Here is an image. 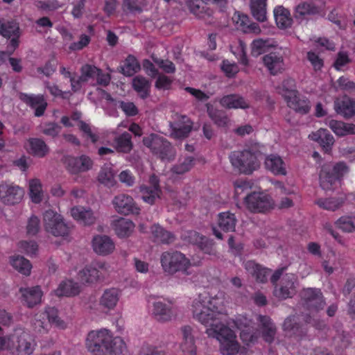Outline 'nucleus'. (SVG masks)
I'll use <instances>...</instances> for the list:
<instances>
[{"label":"nucleus","mask_w":355,"mask_h":355,"mask_svg":"<svg viewBox=\"0 0 355 355\" xmlns=\"http://www.w3.org/2000/svg\"><path fill=\"white\" fill-rule=\"evenodd\" d=\"M244 203L252 212H265L272 207V199L263 192H251L244 198Z\"/></svg>","instance_id":"obj_10"},{"label":"nucleus","mask_w":355,"mask_h":355,"mask_svg":"<svg viewBox=\"0 0 355 355\" xmlns=\"http://www.w3.org/2000/svg\"><path fill=\"white\" fill-rule=\"evenodd\" d=\"M19 292L21 294L22 301L29 308L35 306L41 302L42 291L39 286L31 288H20Z\"/></svg>","instance_id":"obj_29"},{"label":"nucleus","mask_w":355,"mask_h":355,"mask_svg":"<svg viewBox=\"0 0 355 355\" xmlns=\"http://www.w3.org/2000/svg\"><path fill=\"white\" fill-rule=\"evenodd\" d=\"M18 247L22 252L31 257L36 255L38 250V245L33 241H21L18 243Z\"/></svg>","instance_id":"obj_61"},{"label":"nucleus","mask_w":355,"mask_h":355,"mask_svg":"<svg viewBox=\"0 0 355 355\" xmlns=\"http://www.w3.org/2000/svg\"><path fill=\"white\" fill-rule=\"evenodd\" d=\"M232 20L235 24L236 29L244 33L257 35L261 32L259 25L257 23L251 21L250 17L245 14L235 12L232 17Z\"/></svg>","instance_id":"obj_20"},{"label":"nucleus","mask_w":355,"mask_h":355,"mask_svg":"<svg viewBox=\"0 0 355 355\" xmlns=\"http://www.w3.org/2000/svg\"><path fill=\"white\" fill-rule=\"evenodd\" d=\"M347 172L348 167L343 162H338L333 166L323 165L319 175L320 187L325 191L334 189Z\"/></svg>","instance_id":"obj_6"},{"label":"nucleus","mask_w":355,"mask_h":355,"mask_svg":"<svg viewBox=\"0 0 355 355\" xmlns=\"http://www.w3.org/2000/svg\"><path fill=\"white\" fill-rule=\"evenodd\" d=\"M143 143L153 155L162 160H171L175 157V152L171 144L162 136L150 134L144 137Z\"/></svg>","instance_id":"obj_7"},{"label":"nucleus","mask_w":355,"mask_h":355,"mask_svg":"<svg viewBox=\"0 0 355 355\" xmlns=\"http://www.w3.org/2000/svg\"><path fill=\"white\" fill-rule=\"evenodd\" d=\"M10 264L20 273L28 276L31 274L32 266L30 261L21 256H14L10 259Z\"/></svg>","instance_id":"obj_48"},{"label":"nucleus","mask_w":355,"mask_h":355,"mask_svg":"<svg viewBox=\"0 0 355 355\" xmlns=\"http://www.w3.org/2000/svg\"><path fill=\"white\" fill-rule=\"evenodd\" d=\"M263 62L271 75L275 76L284 70L283 55L278 52H270L263 57Z\"/></svg>","instance_id":"obj_23"},{"label":"nucleus","mask_w":355,"mask_h":355,"mask_svg":"<svg viewBox=\"0 0 355 355\" xmlns=\"http://www.w3.org/2000/svg\"><path fill=\"white\" fill-rule=\"evenodd\" d=\"M334 109L338 114L345 119H350L355 116V98L347 95L336 98L334 102Z\"/></svg>","instance_id":"obj_18"},{"label":"nucleus","mask_w":355,"mask_h":355,"mask_svg":"<svg viewBox=\"0 0 355 355\" xmlns=\"http://www.w3.org/2000/svg\"><path fill=\"white\" fill-rule=\"evenodd\" d=\"M186 3L189 11L199 19L207 20L213 15V10L202 0H187Z\"/></svg>","instance_id":"obj_27"},{"label":"nucleus","mask_w":355,"mask_h":355,"mask_svg":"<svg viewBox=\"0 0 355 355\" xmlns=\"http://www.w3.org/2000/svg\"><path fill=\"white\" fill-rule=\"evenodd\" d=\"M139 355H166V353L158 347L146 344L141 347Z\"/></svg>","instance_id":"obj_64"},{"label":"nucleus","mask_w":355,"mask_h":355,"mask_svg":"<svg viewBox=\"0 0 355 355\" xmlns=\"http://www.w3.org/2000/svg\"><path fill=\"white\" fill-rule=\"evenodd\" d=\"M98 268L101 270H103L104 264H99ZM78 276L82 282L86 283H95L97 282L103 281L105 278L102 270H100L99 269L92 266H87L85 267L82 270L79 272Z\"/></svg>","instance_id":"obj_30"},{"label":"nucleus","mask_w":355,"mask_h":355,"mask_svg":"<svg viewBox=\"0 0 355 355\" xmlns=\"http://www.w3.org/2000/svg\"><path fill=\"white\" fill-rule=\"evenodd\" d=\"M220 105L226 109H242L250 107V103L239 94H232L223 96L219 101Z\"/></svg>","instance_id":"obj_26"},{"label":"nucleus","mask_w":355,"mask_h":355,"mask_svg":"<svg viewBox=\"0 0 355 355\" xmlns=\"http://www.w3.org/2000/svg\"><path fill=\"white\" fill-rule=\"evenodd\" d=\"M237 220L235 214L230 211H224L218 215V227L224 232H234Z\"/></svg>","instance_id":"obj_40"},{"label":"nucleus","mask_w":355,"mask_h":355,"mask_svg":"<svg viewBox=\"0 0 355 355\" xmlns=\"http://www.w3.org/2000/svg\"><path fill=\"white\" fill-rule=\"evenodd\" d=\"M112 227L119 238H125L130 236L135 229V224L129 219L119 218L112 223Z\"/></svg>","instance_id":"obj_35"},{"label":"nucleus","mask_w":355,"mask_h":355,"mask_svg":"<svg viewBox=\"0 0 355 355\" xmlns=\"http://www.w3.org/2000/svg\"><path fill=\"white\" fill-rule=\"evenodd\" d=\"M121 69L125 76H131L140 69V65L135 56L129 55L125 60Z\"/></svg>","instance_id":"obj_54"},{"label":"nucleus","mask_w":355,"mask_h":355,"mask_svg":"<svg viewBox=\"0 0 355 355\" xmlns=\"http://www.w3.org/2000/svg\"><path fill=\"white\" fill-rule=\"evenodd\" d=\"M114 141L115 149L118 153H129L133 148L132 136L127 132L115 137Z\"/></svg>","instance_id":"obj_47"},{"label":"nucleus","mask_w":355,"mask_h":355,"mask_svg":"<svg viewBox=\"0 0 355 355\" xmlns=\"http://www.w3.org/2000/svg\"><path fill=\"white\" fill-rule=\"evenodd\" d=\"M152 313L155 318L159 322L171 320L173 315L172 302L158 299L153 303Z\"/></svg>","instance_id":"obj_21"},{"label":"nucleus","mask_w":355,"mask_h":355,"mask_svg":"<svg viewBox=\"0 0 355 355\" xmlns=\"http://www.w3.org/2000/svg\"><path fill=\"white\" fill-rule=\"evenodd\" d=\"M254 187V182L247 178L239 179L234 182L235 194L239 196L243 192L250 191Z\"/></svg>","instance_id":"obj_60"},{"label":"nucleus","mask_w":355,"mask_h":355,"mask_svg":"<svg viewBox=\"0 0 355 355\" xmlns=\"http://www.w3.org/2000/svg\"><path fill=\"white\" fill-rule=\"evenodd\" d=\"M297 277L293 273H286L280 280L279 285L274 289V295L282 300L292 297L296 293Z\"/></svg>","instance_id":"obj_15"},{"label":"nucleus","mask_w":355,"mask_h":355,"mask_svg":"<svg viewBox=\"0 0 355 355\" xmlns=\"http://www.w3.org/2000/svg\"><path fill=\"white\" fill-rule=\"evenodd\" d=\"M19 99L31 108L35 110V116H42L47 107V103L43 94L20 93Z\"/></svg>","instance_id":"obj_17"},{"label":"nucleus","mask_w":355,"mask_h":355,"mask_svg":"<svg viewBox=\"0 0 355 355\" xmlns=\"http://www.w3.org/2000/svg\"><path fill=\"white\" fill-rule=\"evenodd\" d=\"M194 164V157L191 156L185 157L179 159L178 162L172 167L171 171L178 175H182L189 171Z\"/></svg>","instance_id":"obj_51"},{"label":"nucleus","mask_w":355,"mask_h":355,"mask_svg":"<svg viewBox=\"0 0 355 355\" xmlns=\"http://www.w3.org/2000/svg\"><path fill=\"white\" fill-rule=\"evenodd\" d=\"M42 314L47 320L49 324H52L59 328L64 329L65 323L58 317V311L55 307H48Z\"/></svg>","instance_id":"obj_52"},{"label":"nucleus","mask_w":355,"mask_h":355,"mask_svg":"<svg viewBox=\"0 0 355 355\" xmlns=\"http://www.w3.org/2000/svg\"><path fill=\"white\" fill-rule=\"evenodd\" d=\"M98 180L99 182L107 187H112L116 183L114 173L112 168L108 167H103L101 169Z\"/></svg>","instance_id":"obj_56"},{"label":"nucleus","mask_w":355,"mask_h":355,"mask_svg":"<svg viewBox=\"0 0 355 355\" xmlns=\"http://www.w3.org/2000/svg\"><path fill=\"white\" fill-rule=\"evenodd\" d=\"M279 89V93L282 95L284 101L288 99V96H293L299 92V91L297 89L296 82L295 79L291 78L284 79L282 81Z\"/></svg>","instance_id":"obj_49"},{"label":"nucleus","mask_w":355,"mask_h":355,"mask_svg":"<svg viewBox=\"0 0 355 355\" xmlns=\"http://www.w3.org/2000/svg\"><path fill=\"white\" fill-rule=\"evenodd\" d=\"M151 83L149 80L141 76H136L132 79V88L142 99L150 96Z\"/></svg>","instance_id":"obj_39"},{"label":"nucleus","mask_w":355,"mask_h":355,"mask_svg":"<svg viewBox=\"0 0 355 355\" xmlns=\"http://www.w3.org/2000/svg\"><path fill=\"white\" fill-rule=\"evenodd\" d=\"M266 168L275 175H286V168L282 157L277 155L270 154L265 159Z\"/></svg>","instance_id":"obj_32"},{"label":"nucleus","mask_w":355,"mask_h":355,"mask_svg":"<svg viewBox=\"0 0 355 355\" xmlns=\"http://www.w3.org/2000/svg\"><path fill=\"white\" fill-rule=\"evenodd\" d=\"M80 291V286L78 283L72 280H64L59 284L58 288L55 291V294L58 297H70L79 294Z\"/></svg>","instance_id":"obj_43"},{"label":"nucleus","mask_w":355,"mask_h":355,"mask_svg":"<svg viewBox=\"0 0 355 355\" xmlns=\"http://www.w3.org/2000/svg\"><path fill=\"white\" fill-rule=\"evenodd\" d=\"M309 326L321 329L325 324L322 321L313 319L309 314L291 315L284 320L282 329L286 336L299 340L307 335Z\"/></svg>","instance_id":"obj_3"},{"label":"nucleus","mask_w":355,"mask_h":355,"mask_svg":"<svg viewBox=\"0 0 355 355\" xmlns=\"http://www.w3.org/2000/svg\"><path fill=\"white\" fill-rule=\"evenodd\" d=\"M329 128L338 137L355 135V124L331 119L329 121Z\"/></svg>","instance_id":"obj_37"},{"label":"nucleus","mask_w":355,"mask_h":355,"mask_svg":"<svg viewBox=\"0 0 355 355\" xmlns=\"http://www.w3.org/2000/svg\"><path fill=\"white\" fill-rule=\"evenodd\" d=\"M19 31L17 23L14 21L0 19V35L6 38H11Z\"/></svg>","instance_id":"obj_50"},{"label":"nucleus","mask_w":355,"mask_h":355,"mask_svg":"<svg viewBox=\"0 0 355 355\" xmlns=\"http://www.w3.org/2000/svg\"><path fill=\"white\" fill-rule=\"evenodd\" d=\"M339 229L345 232H352L355 230V225L351 217H340L336 222Z\"/></svg>","instance_id":"obj_62"},{"label":"nucleus","mask_w":355,"mask_h":355,"mask_svg":"<svg viewBox=\"0 0 355 355\" xmlns=\"http://www.w3.org/2000/svg\"><path fill=\"white\" fill-rule=\"evenodd\" d=\"M64 163L67 171L73 175L87 172L92 168L94 165V161L86 155L67 156Z\"/></svg>","instance_id":"obj_12"},{"label":"nucleus","mask_w":355,"mask_h":355,"mask_svg":"<svg viewBox=\"0 0 355 355\" xmlns=\"http://www.w3.org/2000/svg\"><path fill=\"white\" fill-rule=\"evenodd\" d=\"M171 136L175 139H184L189 136L193 127V123L189 118L184 115L178 117V119L171 123Z\"/></svg>","instance_id":"obj_19"},{"label":"nucleus","mask_w":355,"mask_h":355,"mask_svg":"<svg viewBox=\"0 0 355 355\" xmlns=\"http://www.w3.org/2000/svg\"><path fill=\"white\" fill-rule=\"evenodd\" d=\"M243 266L248 273L252 275L256 282L259 283L267 282L271 270L253 260L245 261Z\"/></svg>","instance_id":"obj_24"},{"label":"nucleus","mask_w":355,"mask_h":355,"mask_svg":"<svg viewBox=\"0 0 355 355\" xmlns=\"http://www.w3.org/2000/svg\"><path fill=\"white\" fill-rule=\"evenodd\" d=\"M337 89L355 95V83L346 76H340L336 81Z\"/></svg>","instance_id":"obj_59"},{"label":"nucleus","mask_w":355,"mask_h":355,"mask_svg":"<svg viewBox=\"0 0 355 355\" xmlns=\"http://www.w3.org/2000/svg\"><path fill=\"white\" fill-rule=\"evenodd\" d=\"M29 146L28 152L38 157H45L49 151V148L45 141L40 138H30L28 140Z\"/></svg>","instance_id":"obj_44"},{"label":"nucleus","mask_w":355,"mask_h":355,"mask_svg":"<svg viewBox=\"0 0 355 355\" xmlns=\"http://www.w3.org/2000/svg\"><path fill=\"white\" fill-rule=\"evenodd\" d=\"M92 247L96 254L104 256L112 253L115 248V245L108 236L96 235L93 238Z\"/></svg>","instance_id":"obj_25"},{"label":"nucleus","mask_w":355,"mask_h":355,"mask_svg":"<svg viewBox=\"0 0 355 355\" xmlns=\"http://www.w3.org/2000/svg\"><path fill=\"white\" fill-rule=\"evenodd\" d=\"M45 230L55 236H65L69 233V227L64 223L62 216L51 209L43 214Z\"/></svg>","instance_id":"obj_9"},{"label":"nucleus","mask_w":355,"mask_h":355,"mask_svg":"<svg viewBox=\"0 0 355 355\" xmlns=\"http://www.w3.org/2000/svg\"><path fill=\"white\" fill-rule=\"evenodd\" d=\"M115 210L120 214H139V207L134 199L129 195L121 193L116 196L112 200Z\"/></svg>","instance_id":"obj_16"},{"label":"nucleus","mask_w":355,"mask_h":355,"mask_svg":"<svg viewBox=\"0 0 355 355\" xmlns=\"http://www.w3.org/2000/svg\"><path fill=\"white\" fill-rule=\"evenodd\" d=\"M121 296L120 291L116 288L105 289L99 300L101 307L107 311L113 310Z\"/></svg>","instance_id":"obj_31"},{"label":"nucleus","mask_w":355,"mask_h":355,"mask_svg":"<svg viewBox=\"0 0 355 355\" xmlns=\"http://www.w3.org/2000/svg\"><path fill=\"white\" fill-rule=\"evenodd\" d=\"M149 185H141L139 187V192L144 202L149 204H155L157 199L160 198L162 190L159 186V178L153 174L149 178Z\"/></svg>","instance_id":"obj_14"},{"label":"nucleus","mask_w":355,"mask_h":355,"mask_svg":"<svg viewBox=\"0 0 355 355\" xmlns=\"http://www.w3.org/2000/svg\"><path fill=\"white\" fill-rule=\"evenodd\" d=\"M343 202V198H320L316 201V204L320 207L329 211L338 209Z\"/></svg>","instance_id":"obj_53"},{"label":"nucleus","mask_w":355,"mask_h":355,"mask_svg":"<svg viewBox=\"0 0 355 355\" xmlns=\"http://www.w3.org/2000/svg\"><path fill=\"white\" fill-rule=\"evenodd\" d=\"M12 355H31L35 349V343L32 336L22 329H15L10 334Z\"/></svg>","instance_id":"obj_8"},{"label":"nucleus","mask_w":355,"mask_h":355,"mask_svg":"<svg viewBox=\"0 0 355 355\" xmlns=\"http://www.w3.org/2000/svg\"><path fill=\"white\" fill-rule=\"evenodd\" d=\"M322 10L320 7L312 2H302L299 3L295 10V17L302 19L306 15H319Z\"/></svg>","instance_id":"obj_41"},{"label":"nucleus","mask_w":355,"mask_h":355,"mask_svg":"<svg viewBox=\"0 0 355 355\" xmlns=\"http://www.w3.org/2000/svg\"><path fill=\"white\" fill-rule=\"evenodd\" d=\"M270 41L269 39H256L251 44V52L254 56L259 55L263 53L270 46Z\"/></svg>","instance_id":"obj_57"},{"label":"nucleus","mask_w":355,"mask_h":355,"mask_svg":"<svg viewBox=\"0 0 355 355\" xmlns=\"http://www.w3.org/2000/svg\"><path fill=\"white\" fill-rule=\"evenodd\" d=\"M191 331L192 329L190 326H184L182 328L183 341L180 348L184 355H196V346Z\"/></svg>","instance_id":"obj_34"},{"label":"nucleus","mask_w":355,"mask_h":355,"mask_svg":"<svg viewBox=\"0 0 355 355\" xmlns=\"http://www.w3.org/2000/svg\"><path fill=\"white\" fill-rule=\"evenodd\" d=\"M202 235L194 230L186 231L181 236L183 241L196 245H198L199 242L202 241Z\"/></svg>","instance_id":"obj_63"},{"label":"nucleus","mask_w":355,"mask_h":355,"mask_svg":"<svg viewBox=\"0 0 355 355\" xmlns=\"http://www.w3.org/2000/svg\"><path fill=\"white\" fill-rule=\"evenodd\" d=\"M259 322L261 324V336L264 341L272 343L276 334V327L270 317L259 315Z\"/></svg>","instance_id":"obj_33"},{"label":"nucleus","mask_w":355,"mask_h":355,"mask_svg":"<svg viewBox=\"0 0 355 355\" xmlns=\"http://www.w3.org/2000/svg\"><path fill=\"white\" fill-rule=\"evenodd\" d=\"M50 324L46 321V318L42 314V313H37L35 315V319L33 322V327L35 332L40 334L47 333Z\"/></svg>","instance_id":"obj_58"},{"label":"nucleus","mask_w":355,"mask_h":355,"mask_svg":"<svg viewBox=\"0 0 355 355\" xmlns=\"http://www.w3.org/2000/svg\"><path fill=\"white\" fill-rule=\"evenodd\" d=\"M151 232L155 241L160 242L163 244H171L175 240V235L159 225H153L151 227Z\"/></svg>","instance_id":"obj_46"},{"label":"nucleus","mask_w":355,"mask_h":355,"mask_svg":"<svg viewBox=\"0 0 355 355\" xmlns=\"http://www.w3.org/2000/svg\"><path fill=\"white\" fill-rule=\"evenodd\" d=\"M274 17L278 28L286 29L291 26L293 18L291 17L289 10L282 6H279L274 9Z\"/></svg>","instance_id":"obj_36"},{"label":"nucleus","mask_w":355,"mask_h":355,"mask_svg":"<svg viewBox=\"0 0 355 355\" xmlns=\"http://www.w3.org/2000/svg\"><path fill=\"white\" fill-rule=\"evenodd\" d=\"M207 114L211 121L218 127L225 128L227 126L230 119L225 111L218 110L211 105H207Z\"/></svg>","instance_id":"obj_45"},{"label":"nucleus","mask_w":355,"mask_h":355,"mask_svg":"<svg viewBox=\"0 0 355 355\" xmlns=\"http://www.w3.org/2000/svg\"><path fill=\"white\" fill-rule=\"evenodd\" d=\"M229 159L234 170L241 174L251 175L260 166L258 153L250 149L234 150L229 155Z\"/></svg>","instance_id":"obj_4"},{"label":"nucleus","mask_w":355,"mask_h":355,"mask_svg":"<svg viewBox=\"0 0 355 355\" xmlns=\"http://www.w3.org/2000/svg\"><path fill=\"white\" fill-rule=\"evenodd\" d=\"M85 347L92 355H130L124 340L114 337L105 328L90 331L85 339Z\"/></svg>","instance_id":"obj_2"},{"label":"nucleus","mask_w":355,"mask_h":355,"mask_svg":"<svg viewBox=\"0 0 355 355\" xmlns=\"http://www.w3.org/2000/svg\"><path fill=\"white\" fill-rule=\"evenodd\" d=\"M160 263L164 272L169 275L178 272L188 275L187 270L191 266L190 259L177 250L164 252L160 257Z\"/></svg>","instance_id":"obj_5"},{"label":"nucleus","mask_w":355,"mask_h":355,"mask_svg":"<svg viewBox=\"0 0 355 355\" xmlns=\"http://www.w3.org/2000/svg\"><path fill=\"white\" fill-rule=\"evenodd\" d=\"M71 216L76 220L85 225H90L95 221V217L91 209L83 207H75L71 209Z\"/></svg>","instance_id":"obj_42"},{"label":"nucleus","mask_w":355,"mask_h":355,"mask_svg":"<svg viewBox=\"0 0 355 355\" xmlns=\"http://www.w3.org/2000/svg\"><path fill=\"white\" fill-rule=\"evenodd\" d=\"M303 306L311 311H319L324 309L325 301L323 295L318 288H304L301 293Z\"/></svg>","instance_id":"obj_11"},{"label":"nucleus","mask_w":355,"mask_h":355,"mask_svg":"<svg viewBox=\"0 0 355 355\" xmlns=\"http://www.w3.org/2000/svg\"><path fill=\"white\" fill-rule=\"evenodd\" d=\"M309 137L311 140L318 142L325 153H329L331 150L334 138L327 129L320 128Z\"/></svg>","instance_id":"obj_28"},{"label":"nucleus","mask_w":355,"mask_h":355,"mask_svg":"<svg viewBox=\"0 0 355 355\" xmlns=\"http://www.w3.org/2000/svg\"><path fill=\"white\" fill-rule=\"evenodd\" d=\"M24 196V190L14 183H1L0 184V199L8 205L19 203Z\"/></svg>","instance_id":"obj_13"},{"label":"nucleus","mask_w":355,"mask_h":355,"mask_svg":"<svg viewBox=\"0 0 355 355\" xmlns=\"http://www.w3.org/2000/svg\"><path fill=\"white\" fill-rule=\"evenodd\" d=\"M29 195L34 203H40L42 200V184L38 179H33L29 182Z\"/></svg>","instance_id":"obj_55"},{"label":"nucleus","mask_w":355,"mask_h":355,"mask_svg":"<svg viewBox=\"0 0 355 355\" xmlns=\"http://www.w3.org/2000/svg\"><path fill=\"white\" fill-rule=\"evenodd\" d=\"M287 106L301 115H305L309 113L311 105L309 98L302 95L300 92L293 96H288V99L285 101Z\"/></svg>","instance_id":"obj_22"},{"label":"nucleus","mask_w":355,"mask_h":355,"mask_svg":"<svg viewBox=\"0 0 355 355\" xmlns=\"http://www.w3.org/2000/svg\"><path fill=\"white\" fill-rule=\"evenodd\" d=\"M267 1L250 0V8L251 14L258 21L264 22L267 20Z\"/></svg>","instance_id":"obj_38"},{"label":"nucleus","mask_w":355,"mask_h":355,"mask_svg":"<svg viewBox=\"0 0 355 355\" xmlns=\"http://www.w3.org/2000/svg\"><path fill=\"white\" fill-rule=\"evenodd\" d=\"M216 300L200 295L193 302V318L205 326H209L206 333L209 337L216 338L220 343L223 355H236L240 345L233 330L222 324L225 315L216 306Z\"/></svg>","instance_id":"obj_1"}]
</instances>
